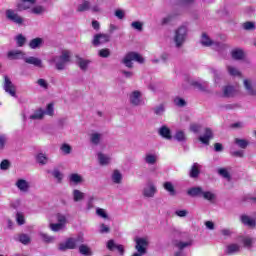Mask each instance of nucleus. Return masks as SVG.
Returning <instances> with one entry per match:
<instances>
[{"label":"nucleus","instance_id":"33","mask_svg":"<svg viewBox=\"0 0 256 256\" xmlns=\"http://www.w3.org/2000/svg\"><path fill=\"white\" fill-rule=\"evenodd\" d=\"M77 59H78L77 60L78 67H80V69L82 71H87V67H89V63H91V61L85 60V59H83L81 57H78V56H77Z\"/></svg>","mask_w":256,"mask_h":256},{"label":"nucleus","instance_id":"35","mask_svg":"<svg viewBox=\"0 0 256 256\" xmlns=\"http://www.w3.org/2000/svg\"><path fill=\"white\" fill-rule=\"evenodd\" d=\"M226 69L228 71V75L231 77H241V71L239 69L235 68V66H226Z\"/></svg>","mask_w":256,"mask_h":256},{"label":"nucleus","instance_id":"51","mask_svg":"<svg viewBox=\"0 0 256 256\" xmlns=\"http://www.w3.org/2000/svg\"><path fill=\"white\" fill-rule=\"evenodd\" d=\"M52 176L54 179H57L58 183H61V181H63V173H61V171H59V169H54L52 171Z\"/></svg>","mask_w":256,"mask_h":256},{"label":"nucleus","instance_id":"16","mask_svg":"<svg viewBox=\"0 0 256 256\" xmlns=\"http://www.w3.org/2000/svg\"><path fill=\"white\" fill-rule=\"evenodd\" d=\"M15 185L17 189H19V191H21L22 193H27L31 188V185L25 179H18Z\"/></svg>","mask_w":256,"mask_h":256},{"label":"nucleus","instance_id":"41","mask_svg":"<svg viewBox=\"0 0 256 256\" xmlns=\"http://www.w3.org/2000/svg\"><path fill=\"white\" fill-rule=\"evenodd\" d=\"M234 143L240 147V149H247L249 141L241 138H235Z\"/></svg>","mask_w":256,"mask_h":256},{"label":"nucleus","instance_id":"13","mask_svg":"<svg viewBox=\"0 0 256 256\" xmlns=\"http://www.w3.org/2000/svg\"><path fill=\"white\" fill-rule=\"evenodd\" d=\"M201 199L208 201V203L214 204L217 201V194H215L213 191L203 190Z\"/></svg>","mask_w":256,"mask_h":256},{"label":"nucleus","instance_id":"8","mask_svg":"<svg viewBox=\"0 0 256 256\" xmlns=\"http://www.w3.org/2000/svg\"><path fill=\"white\" fill-rule=\"evenodd\" d=\"M243 87L246 94L250 97H256V83L252 79L246 78L243 80Z\"/></svg>","mask_w":256,"mask_h":256},{"label":"nucleus","instance_id":"44","mask_svg":"<svg viewBox=\"0 0 256 256\" xmlns=\"http://www.w3.org/2000/svg\"><path fill=\"white\" fill-rule=\"evenodd\" d=\"M18 241L22 243V245H29V243H31V237L27 234H20L18 236Z\"/></svg>","mask_w":256,"mask_h":256},{"label":"nucleus","instance_id":"32","mask_svg":"<svg viewBox=\"0 0 256 256\" xmlns=\"http://www.w3.org/2000/svg\"><path fill=\"white\" fill-rule=\"evenodd\" d=\"M112 181L113 183H116V185L121 184V181H123V174L119 170H114L112 173Z\"/></svg>","mask_w":256,"mask_h":256},{"label":"nucleus","instance_id":"28","mask_svg":"<svg viewBox=\"0 0 256 256\" xmlns=\"http://www.w3.org/2000/svg\"><path fill=\"white\" fill-rule=\"evenodd\" d=\"M231 55L236 61H241V59L245 58V52H243V49L240 48L232 50Z\"/></svg>","mask_w":256,"mask_h":256},{"label":"nucleus","instance_id":"47","mask_svg":"<svg viewBox=\"0 0 256 256\" xmlns=\"http://www.w3.org/2000/svg\"><path fill=\"white\" fill-rule=\"evenodd\" d=\"M60 151H62L64 155H71V151H73V148L71 147V145L64 143L61 145Z\"/></svg>","mask_w":256,"mask_h":256},{"label":"nucleus","instance_id":"11","mask_svg":"<svg viewBox=\"0 0 256 256\" xmlns=\"http://www.w3.org/2000/svg\"><path fill=\"white\" fill-rule=\"evenodd\" d=\"M130 105L133 107H139L144 105L143 99H141V92L135 90L129 95Z\"/></svg>","mask_w":256,"mask_h":256},{"label":"nucleus","instance_id":"40","mask_svg":"<svg viewBox=\"0 0 256 256\" xmlns=\"http://www.w3.org/2000/svg\"><path fill=\"white\" fill-rule=\"evenodd\" d=\"M71 183H75V185H79V183H83V177L77 173H73L69 176Z\"/></svg>","mask_w":256,"mask_h":256},{"label":"nucleus","instance_id":"55","mask_svg":"<svg viewBox=\"0 0 256 256\" xmlns=\"http://www.w3.org/2000/svg\"><path fill=\"white\" fill-rule=\"evenodd\" d=\"M174 105H176V107H185L187 105V102L181 97H176L174 99Z\"/></svg>","mask_w":256,"mask_h":256},{"label":"nucleus","instance_id":"54","mask_svg":"<svg viewBox=\"0 0 256 256\" xmlns=\"http://www.w3.org/2000/svg\"><path fill=\"white\" fill-rule=\"evenodd\" d=\"M79 253H81V255H91V249H89L87 245L82 244L79 246Z\"/></svg>","mask_w":256,"mask_h":256},{"label":"nucleus","instance_id":"60","mask_svg":"<svg viewBox=\"0 0 256 256\" xmlns=\"http://www.w3.org/2000/svg\"><path fill=\"white\" fill-rule=\"evenodd\" d=\"M211 73L214 75V81L217 83L221 79V72L215 68L210 69Z\"/></svg>","mask_w":256,"mask_h":256},{"label":"nucleus","instance_id":"18","mask_svg":"<svg viewBox=\"0 0 256 256\" xmlns=\"http://www.w3.org/2000/svg\"><path fill=\"white\" fill-rule=\"evenodd\" d=\"M158 135H160V137H163V139H167L168 141H171V139H173V136L171 135V129H169V127H167L166 125L159 128Z\"/></svg>","mask_w":256,"mask_h":256},{"label":"nucleus","instance_id":"10","mask_svg":"<svg viewBox=\"0 0 256 256\" xmlns=\"http://www.w3.org/2000/svg\"><path fill=\"white\" fill-rule=\"evenodd\" d=\"M4 91L11 97H17V89L9 77H4Z\"/></svg>","mask_w":256,"mask_h":256},{"label":"nucleus","instance_id":"39","mask_svg":"<svg viewBox=\"0 0 256 256\" xmlns=\"http://www.w3.org/2000/svg\"><path fill=\"white\" fill-rule=\"evenodd\" d=\"M9 142V137L7 134H0V151H5L7 143Z\"/></svg>","mask_w":256,"mask_h":256},{"label":"nucleus","instance_id":"52","mask_svg":"<svg viewBox=\"0 0 256 256\" xmlns=\"http://www.w3.org/2000/svg\"><path fill=\"white\" fill-rule=\"evenodd\" d=\"M31 13H34V15H43L45 13V7L43 6H35L31 9Z\"/></svg>","mask_w":256,"mask_h":256},{"label":"nucleus","instance_id":"30","mask_svg":"<svg viewBox=\"0 0 256 256\" xmlns=\"http://www.w3.org/2000/svg\"><path fill=\"white\" fill-rule=\"evenodd\" d=\"M36 161L39 165H47L49 163V157L43 152H40L36 155Z\"/></svg>","mask_w":256,"mask_h":256},{"label":"nucleus","instance_id":"5","mask_svg":"<svg viewBox=\"0 0 256 256\" xmlns=\"http://www.w3.org/2000/svg\"><path fill=\"white\" fill-rule=\"evenodd\" d=\"M5 16L7 21H10V23H15V25H23V22L25 19L18 15V13L13 9H7L5 11Z\"/></svg>","mask_w":256,"mask_h":256},{"label":"nucleus","instance_id":"31","mask_svg":"<svg viewBox=\"0 0 256 256\" xmlns=\"http://www.w3.org/2000/svg\"><path fill=\"white\" fill-rule=\"evenodd\" d=\"M163 187H164L165 191H168V193H169V195H171V197H175V195H177V191H175V186H173V183L165 182L163 184Z\"/></svg>","mask_w":256,"mask_h":256},{"label":"nucleus","instance_id":"26","mask_svg":"<svg viewBox=\"0 0 256 256\" xmlns=\"http://www.w3.org/2000/svg\"><path fill=\"white\" fill-rule=\"evenodd\" d=\"M103 139V134L99 133V132H94L90 135V143H92V145H100L101 141Z\"/></svg>","mask_w":256,"mask_h":256},{"label":"nucleus","instance_id":"25","mask_svg":"<svg viewBox=\"0 0 256 256\" xmlns=\"http://www.w3.org/2000/svg\"><path fill=\"white\" fill-rule=\"evenodd\" d=\"M32 5H35V0H22L18 3L17 7L19 11H25L26 9H30Z\"/></svg>","mask_w":256,"mask_h":256},{"label":"nucleus","instance_id":"57","mask_svg":"<svg viewBox=\"0 0 256 256\" xmlns=\"http://www.w3.org/2000/svg\"><path fill=\"white\" fill-rule=\"evenodd\" d=\"M63 227H65V226L59 222L50 224L51 231H54L56 233H57V231H61V229H63Z\"/></svg>","mask_w":256,"mask_h":256},{"label":"nucleus","instance_id":"34","mask_svg":"<svg viewBox=\"0 0 256 256\" xmlns=\"http://www.w3.org/2000/svg\"><path fill=\"white\" fill-rule=\"evenodd\" d=\"M223 97H233L235 95V88L233 86H224L223 89Z\"/></svg>","mask_w":256,"mask_h":256},{"label":"nucleus","instance_id":"22","mask_svg":"<svg viewBox=\"0 0 256 256\" xmlns=\"http://www.w3.org/2000/svg\"><path fill=\"white\" fill-rule=\"evenodd\" d=\"M201 174V165L199 163H194L189 171V176L191 179H197Z\"/></svg>","mask_w":256,"mask_h":256},{"label":"nucleus","instance_id":"15","mask_svg":"<svg viewBox=\"0 0 256 256\" xmlns=\"http://www.w3.org/2000/svg\"><path fill=\"white\" fill-rule=\"evenodd\" d=\"M77 244H75V238H69L65 243L59 244V251H67V249H75Z\"/></svg>","mask_w":256,"mask_h":256},{"label":"nucleus","instance_id":"64","mask_svg":"<svg viewBox=\"0 0 256 256\" xmlns=\"http://www.w3.org/2000/svg\"><path fill=\"white\" fill-rule=\"evenodd\" d=\"M173 21V15H168L161 20V25H169Z\"/></svg>","mask_w":256,"mask_h":256},{"label":"nucleus","instance_id":"2","mask_svg":"<svg viewBox=\"0 0 256 256\" xmlns=\"http://www.w3.org/2000/svg\"><path fill=\"white\" fill-rule=\"evenodd\" d=\"M50 61L55 64L57 71H64L67 63L71 61V51L64 50L60 56H54Z\"/></svg>","mask_w":256,"mask_h":256},{"label":"nucleus","instance_id":"19","mask_svg":"<svg viewBox=\"0 0 256 256\" xmlns=\"http://www.w3.org/2000/svg\"><path fill=\"white\" fill-rule=\"evenodd\" d=\"M211 139H213V131L211 128H206L204 135L199 137V141L204 145H209V141H211Z\"/></svg>","mask_w":256,"mask_h":256},{"label":"nucleus","instance_id":"36","mask_svg":"<svg viewBox=\"0 0 256 256\" xmlns=\"http://www.w3.org/2000/svg\"><path fill=\"white\" fill-rule=\"evenodd\" d=\"M152 111L154 115H157L158 117H161V115H164L165 113V104H159L152 108Z\"/></svg>","mask_w":256,"mask_h":256},{"label":"nucleus","instance_id":"45","mask_svg":"<svg viewBox=\"0 0 256 256\" xmlns=\"http://www.w3.org/2000/svg\"><path fill=\"white\" fill-rule=\"evenodd\" d=\"M174 139L179 143H183V141H187V137L185 136V132L178 130L174 136Z\"/></svg>","mask_w":256,"mask_h":256},{"label":"nucleus","instance_id":"38","mask_svg":"<svg viewBox=\"0 0 256 256\" xmlns=\"http://www.w3.org/2000/svg\"><path fill=\"white\" fill-rule=\"evenodd\" d=\"M217 173L218 175H220V177H223V179H227V181H230L231 174L229 173V170H227V168H218Z\"/></svg>","mask_w":256,"mask_h":256},{"label":"nucleus","instance_id":"48","mask_svg":"<svg viewBox=\"0 0 256 256\" xmlns=\"http://www.w3.org/2000/svg\"><path fill=\"white\" fill-rule=\"evenodd\" d=\"M191 245H193V241H188V242L179 241L175 244V246L178 247L180 251H183V249L187 247H191Z\"/></svg>","mask_w":256,"mask_h":256},{"label":"nucleus","instance_id":"61","mask_svg":"<svg viewBox=\"0 0 256 256\" xmlns=\"http://www.w3.org/2000/svg\"><path fill=\"white\" fill-rule=\"evenodd\" d=\"M56 219L58 221V223H61L62 225L65 226V224L67 223V217H65V215L58 213L56 215Z\"/></svg>","mask_w":256,"mask_h":256},{"label":"nucleus","instance_id":"50","mask_svg":"<svg viewBox=\"0 0 256 256\" xmlns=\"http://www.w3.org/2000/svg\"><path fill=\"white\" fill-rule=\"evenodd\" d=\"M44 115H49V117H53L55 115V108L53 103H50L46 106V110H44Z\"/></svg>","mask_w":256,"mask_h":256},{"label":"nucleus","instance_id":"53","mask_svg":"<svg viewBox=\"0 0 256 256\" xmlns=\"http://www.w3.org/2000/svg\"><path fill=\"white\" fill-rule=\"evenodd\" d=\"M253 243H255V238L245 237L243 239V245L244 247H248V249L253 247Z\"/></svg>","mask_w":256,"mask_h":256},{"label":"nucleus","instance_id":"6","mask_svg":"<svg viewBox=\"0 0 256 256\" xmlns=\"http://www.w3.org/2000/svg\"><path fill=\"white\" fill-rule=\"evenodd\" d=\"M135 249L138 253L146 254L147 255V249L149 248V238L147 237H141L135 239Z\"/></svg>","mask_w":256,"mask_h":256},{"label":"nucleus","instance_id":"23","mask_svg":"<svg viewBox=\"0 0 256 256\" xmlns=\"http://www.w3.org/2000/svg\"><path fill=\"white\" fill-rule=\"evenodd\" d=\"M45 43V41L43 40V38H34L32 40H30L29 42V47L30 49H40V47H43V44Z\"/></svg>","mask_w":256,"mask_h":256},{"label":"nucleus","instance_id":"21","mask_svg":"<svg viewBox=\"0 0 256 256\" xmlns=\"http://www.w3.org/2000/svg\"><path fill=\"white\" fill-rule=\"evenodd\" d=\"M24 61L25 63H27L28 65H34V67H43V61H41V59L37 58V57H24Z\"/></svg>","mask_w":256,"mask_h":256},{"label":"nucleus","instance_id":"9","mask_svg":"<svg viewBox=\"0 0 256 256\" xmlns=\"http://www.w3.org/2000/svg\"><path fill=\"white\" fill-rule=\"evenodd\" d=\"M109 41H111V34L99 33L94 36L92 45H94V47H99V45L109 43Z\"/></svg>","mask_w":256,"mask_h":256},{"label":"nucleus","instance_id":"63","mask_svg":"<svg viewBox=\"0 0 256 256\" xmlns=\"http://www.w3.org/2000/svg\"><path fill=\"white\" fill-rule=\"evenodd\" d=\"M16 221H17L18 225H25V216H23V214L18 212L16 214Z\"/></svg>","mask_w":256,"mask_h":256},{"label":"nucleus","instance_id":"17","mask_svg":"<svg viewBox=\"0 0 256 256\" xmlns=\"http://www.w3.org/2000/svg\"><path fill=\"white\" fill-rule=\"evenodd\" d=\"M7 58L10 61H15L18 59H25V54L21 50H11L7 53Z\"/></svg>","mask_w":256,"mask_h":256},{"label":"nucleus","instance_id":"49","mask_svg":"<svg viewBox=\"0 0 256 256\" xmlns=\"http://www.w3.org/2000/svg\"><path fill=\"white\" fill-rule=\"evenodd\" d=\"M132 29H135V31H138L139 33L143 32V22L141 21H134L131 23Z\"/></svg>","mask_w":256,"mask_h":256},{"label":"nucleus","instance_id":"62","mask_svg":"<svg viewBox=\"0 0 256 256\" xmlns=\"http://www.w3.org/2000/svg\"><path fill=\"white\" fill-rule=\"evenodd\" d=\"M9 167H11V163L9 162V160H3L0 163V169L2 171H7V169H9Z\"/></svg>","mask_w":256,"mask_h":256},{"label":"nucleus","instance_id":"42","mask_svg":"<svg viewBox=\"0 0 256 256\" xmlns=\"http://www.w3.org/2000/svg\"><path fill=\"white\" fill-rule=\"evenodd\" d=\"M73 199L76 203L79 201H83V199H85V193L81 192L80 190L75 189L73 191Z\"/></svg>","mask_w":256,"mask_h":256},{"label":"nucleus","instance_id":"56","mask_svg":"<svg viewBox=\"0 0 256 256\" xmlns=\"http://www.w3.org/2000/svg\"><path fill=\"white\" fill-rule=\"evenodd\" d=\"M37 85H39V87H41L42 89H49V82H47V80L40 78L37 80Z\"/></svg>","mask_w":256,"mask_h":256},{"label":"nucleus","instance_id":"43","mask_svg":"<svg viewBox=\"0 0 256 256\" xmlns=\"http://www.w3.org/2000/svg\"><path fill=\"white\" fill-rule=\"evenodd\" d=\"M39 236L44 243H53L55 241V237L49 236L47 233L40 232Z\"/></svg>","mask_w":256,"mask_h":256},{"label":"nucleus","instance_id":"12","mask_svg":"<svg viewBox=\"0 0 256 256\" xmlns=\"http://www.w3.org/2000/svg\"><path fill=\"white\" fill-rule=\"evenodd\" d=\"M240 221L243 225H245L246 227H255L256 226V219L247 215V214H242L240 216Z\"/></svg>","mask_w":256,"mask_h":256},{"label":"nucleus","instance_id":"4","mask_svg":"<svg viewBox=\"0 0 256 256\" xmlns=\"http://www.w3.org/2000/svg\"><path fill=\"white\" fill-rule=\"evenodd\" d=\"M201 44L204 47H213V49H216V51H221V49H225V44H222L220 42H215L213 40H211V38L208 37L207 34H202V38H201Z\"/></svg>","mask_w":256,"mask_h":256},{"label":"nucleus","instance_id":"3","mask_svg":"<svg viewBox=\"0 0 256 256\" xmlns=\"http://www.w3.org/2000/svg\"><path fill=\"white\" fill-rule=\"evenodd\" d=\"M133 61H136L137 63H145V58L137 52H129L123 58L122 63L125 67H128V69H133Z\"/></svg>","mask_w":256,"mask_h":256},{"label":"nucleus","instance_id":"27","mask_svg":"<svg viewBox=\"0 0 256 256\" xmlns=\"http://www.w3.org/2000/svg\"><path fill=\"white\" fill-rule=\"evenodd\" d=\"M99 164L102 166L109 165L111 163V157L109 155L104 154L103 152H99L97 154Z\"/></svg>","mask_w":256,"mask_h":256},{"label":"nucleus","instance_id":"59","mask_svg":"<svg viewBox=\"0 0 256 256\" xmlns=\"http://www.w3.org/2000/svg\"><path fill=\"white\" fill-rule=\"evenodd\" d=\"M99 57H102L103 59H107L111 55V51L108 48L99 50L98 53Z\"/></svg>","mask_w":256,"mask_h":256},{"label":"nucleus","instance_id":"24","mask_svg":"<svg viewBox=\"0 0 256 256\" xmlns=\"http://www.w3.org/2000/svg\"><path fill=\"white\" fill-rule=\"evenodd\" d=\"M43 117H45V110H43V108H39L35 110L32 115L29 116V119H31L32 121H41Z\"/></svg>","mask_w":256,"mask_h":256},{"label":"nucleus","instance_id":"20","mask_svg":"<svg viewBox=\"0 0 256 256\" xmlns=\"http://www.w3.org/2000/svg\"><path fill=\"white\" fill-rule=\"evenodd\" d=\"M203 187L201 186H196V187H192L190 189H188L187 191V195H189L190 197H199L201 199L202 195H203Z\"/></svg>","mask_w":256,"mask_h":256},{"label":"nucleus","instance_id":"1","mask_svg":"<svg viewBox=\"0 0 256 256\" xmlns=\"http://www.w3.org/2000/svg\"><path fill=\"white\" fill-rule=\"evenodd\" d=\"M188 33H189V29L185 25H182L174 30L172 41L176 49H181V47L185 45V42L187 41Z\"/></svg>","mask_w":256,"mask_h":256},{"label":"nucleus","instance_id":"37","mask_svg":"<svg viewBox=\"0 0 256 256\" xmlns=\"http://www.w3.org/2000/svg\"><path fill=\"white\" fill-rule=\"evenodd\" d=\"M144 161L147 163V165H155V163H157V155L146 154Z\"/></svg>","mask_w":256,"mask_h":256},{"label":"nucleus","instance_id":"14","mask_svg":"<svg viewBox=\"0 0 256 256\" xmlns=\"http://www.w3.org/2000/svg\"><path fill=\"white\" fill-rule=\"evenodd\" d=\"M237 253H241V245L237 243H231L226 246V249H225L226 255H237Z\"/></svg>","mask_w":256,"mask_h":256},{"label":"nucleus","instance_id":"58","mask_svg":"<svg viewBox=\"0 0 256 256\" xmlns=\"http://www.w3.org/2000/svg\"><path fill=\"white\" fill-rule=\"evenodd\" d=\"M26 41H27V39L22 34H19L18 36H16V43H17L18 47H23V45H25Z\"/></svg>","mask_w":256,"mask_h":256},{"label":"nucleus","instance_id":"7","mask_svg":"<svg viewBox=\"0 0 256 256\" xmlns=\"http://www.w3.org/2000/svg\"><path fill=\"white\" fill-rule=\"evenodd\" d=\"M156 193L157 186H155V183H153L152 181H148L142 190L143 197H146V199H153Z\"/></svg>","mask_w":256,"mask_h":256},{"label":"nucleus","instance_id":"29","mask_svg":"<svg viewBox=\"0 0 256 256\" xmlns=\"http://www.w3.org/2000/svg\"><path fill=\"white\" fill-rule=\"evenodd\" d=\"M78 13H84V11H91V2L89 1H82L81 4L77 7Z\"/></svg>","mask_w":256,"mask_h":256},{"label":"nucleus","instance_id":"46","mask_svg":"<svg viewBox=\"0 0 256 256\" xmlns=\"http://www.w3.org/2000/svg\"><path fill=\"white\" fill-rule=\"evenodd\" d=\"M244 31H255V22L247 21L242 24Z\"/></svg>","mask_w":256,"mask_h":256}]
</instances>
